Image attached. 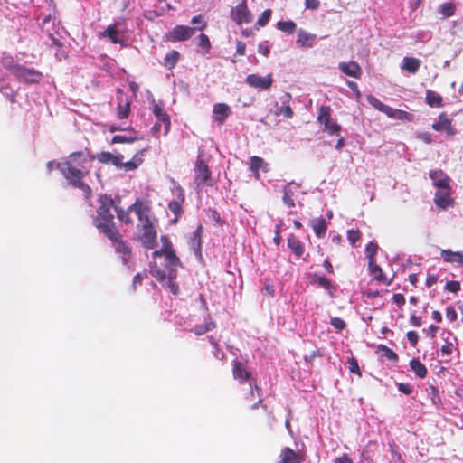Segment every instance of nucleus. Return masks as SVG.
Listing matches in <instances>:
<instances>
[{
    "mask_svg": "<svg viewBox=\"0 0 463 463\" xmlns=\"http://www.w3.org/2000/svg\"><path fill=\"white\" fill-rule=\"evenodd\" d=\"M86 159L82 152L71 153L63 163H58L57 168L61 170L68 183L83 191L86 198H90L92 193L91 188L87 184L83 178L89 174V170L84 166Z\"/></svg>",
    "mask_w": 463,
    "mask_h": 463,
    "instance_id": "obj_1",
    "label": "nucleus"
},
{
    "mask_svg": "<svg viewBox=\"0 0 463 463\" xmlns=\"http://www.w3.org/2000/svg\"><path fill=\"white\" fill-rule=\"evenodd\" d=\"M99 205L96 211V216L93 219L94 226L104 235L112 233V232L118 230L114 221V215L111 210L119 208L115 204L111 195L100 194L99 199Z\"/></svg>",
    "mask_w": 463,
    "mask_h": 463,
    "instance_id": "obj_2",
    "label": "nucleus"
},
{
    "mask_svg": "<svg viewBox=\"0 0 463 463\" xmlns=\"http://www.w3.org/2000/svg\"><path fill=\"white\" fill-rule=\"evenodd\" d=\"M131 213H135L138 222L153 213L149 203L141 198H136L135 202L126 210L123 208H116L118 219L126 225H133L134 223V221L130 216Z\"/></svg>",
    "mask_w": 463,
    "mask_h": 463,
    "instance_id": "obj_3",
    "label": "nucleus"
},
{
    "mask_svg": "<svg viewBox=\"0 0 463 463\" xmlns=\"http://www.w3.org/2000/svg\"><path fill=\"white\" fill-rule=\"evenodd\" d=\"M156 219L153 213L142 219L137 223V230L140 232L139 240L142 245L146 249H153L156 243L157 232L155 228Z\"/></svg>",
    "mask_w": 463,
    "mask_h": 463,
    "instance_id": "obj_4",
    "label": "nucleus"
},
{
    "mask_svg": "<svg viewBox=\"0 0 463 463\" xmlns=\"http://www.w3.org/2000/svg\"><path fill=\"white\" fill-rule=\"evenodd\" d=\"M5 67L17 79L27 84L38 83L43 79V73L34 68H26L23 65L14 63L11 60Z\"/></svg>",
    "mask_w": 463,
    "mask_h": 463,
    "instance_id": "obj_5",
    "label": "nucleus"
},
{
    "mask_svg": "<svg viewBox=\"0 0 463 463\" xmlns=\"http://www.w3.org/2000/svg\"><path fill=\"white\" fill-rule=\"evenodd\" d=\"M163 246L161 250L153 252V257H164L165 265L170 270V273H175L176 268L181 267L182 263L172 248V244L166 236H162Z\"/></svg>",
    "mask_w": 463,
    "mask_h": 463,
    "instance_id": "obj_6",
    "label": "nucleus"
},
{
    "mask_svg": "<svg viewBox=\"0 0 463 463\" xmlns=\"http://www.w3.org/2000/svg\"><path fill=\"white\" fill-rule=\"evenodd\" d=\"M104 236L110 241L112 247L116 253L119 255L123 264H128L131 259L132 250L128 242L123 240V236L119 230L114 231L112 233H108Z\"/></svg>",
    "mask_w": 463,
    "mask_h": 463,
    "instance_id": "obj_7",
    "label": "nucleus"
},
{
    "mask_svg": "<svg viewBox=\"0 0 463 463\" xmlns=\"http://www.w3.org/2000/svg\"><path fill=\"white\" fill-rule=\"evenodd\" d=\"M232 376L240 383H249L250 386V394H254V389L252 387V373L250 369L247 361H240L238 359L232 362Z\"/></svg>",
    "mask_w": 463,
    "mask_h": 463,
    "instance_id": "obj_8",
    "label": "nucleus"
},
{
    "mask_svg": "<svg viewBox=\"0 0 463 463\" xmlns=\"http://www.w3.org/2000/svg\"><path fill=\"white\" fill-rule=\"evenodd\" d=\"M231 17L237 24H250L253 16L247 5V0L241 2L231 10Z\"/></svg>",
    "mask_w": 463,
    "mask_h": 463,
    "instance_id": "obj_9",
    "label": "nucleus"
},
{
    "mask_svg": "<svg viewBox=\"0 0 463 463\" xmlns=\"http://www.w3.org/2000/svg\"><path fill=\"white\" fill-rule=\"evenodd\" d=\"M195 33V29L187 25H175L171 31H169L167 38L169 41L175 42H184L189 40Z\"/></svg>",
    "mask_w": 463,
    "mask_h": 463,
    "instance_id": "obj_10",
    "label": "nucleus"
},
{
    "mask_svg": "<svg viewBox=\"0 0 463 463\" xmlns=\"http://www.w3.org/2000/svg\"><path fill=\"white\" fill-rule=\"evenodd\" d=\"M194 172V182L197 186L205 184L211 179L212 173L208 165L203 159L198 158L196 160Z\"/></svg>",
    "mask_w": 463,
    "mask_h": 463,
    "instance_id": "obj_11",
    "label": "nucleus"
},
{
    "mask_svg": "<svg viewBox=\"0 0 463 463\" xmlns=\"http://www.w3.org/2000/svg\"><path fill=\"white\" fill-rule=\"evenodd\" d=\"M245 82L252 88L269 90L273 83V79L270 74L265 77L258 74H250L246 77Z\"/></svg>",
    "mask_w": 463,
    "mask_h": 463,
    "instance_id": "obj_12",
    "label": "nucleus"
},
{
    "mask_svg": "<svg viewBox=\"0 0 463 463\" xmlns=\"http://www.w3.org/2000/svg\"><path fill=\"white\" fill-rule=\"evenodd\" d=\"M153 113L157 118V121L154 126V129L159 130L161 124L164 126L165 134L170 130L171 121L169 115L165 111L163 107L159 104H155L153 107Z\"/></svg>",
    "mask_w": 463,
    "mask_h": 463,
    "instance_id": "obj_13",
    "label": "nucleus"
},
{
    "mask_svg": "<svg viewBox=\"0 0 463 463\" xmlns=\"http://www.w3.org/2000/svg\"><path fill=\"white\" fill-rule=\"evenodd\" d=\"M435 204L442 210L454 205V199L451 197V187L448 189H438L434 194Z\"/></svg>",
    "mask_w": 463,
    "mask_h": 463,
    "instance_id": "obj_14",
    "label": "nucleus"
},
{
    "mask_svg": "<svg viewBox=\"0 0 463 463\" xmlns=\"http://www.w3.org/2000/svg\"><path fill=\"white\" fill-rule=\"evenodd\" d=\"M431 128L439 132L445 131L448 136L456 135V129L452 126L451 119L448 118L446 112L439 113L438 121L433 123Z\"/></svg>",
    "mask_w": 463,
    "mask_h": 463,
    "instance_id": "obj_15",
    "label": "nucleus"
},
{
    "mask_svg": "<svg viewBox=\"0 0 463 463\" xmlns=\"http://www.w3.org/2000/svg\"><path fill=\"white\" fill-rule=\"evenodd\" d=\"M429 177L432 180L433 185L438 189L450 188V178L443 170H430Z\"/></svg>",
    "mask_w": 463,
    "mask_h": 463,
    "instance_id": "obj_16",
    "label": "nucleus"
},
{
    "mask_svg": "<svg viewBox=\"0 0 463 463\" xmlns=\"http://www.w3.org/2000/svg\"><path fill=\"white\" fill-rule=\"evenodd\" d=\"M175 194L176 199L168 203V209L175 215V218L173 220L174 223L178 221L179 216L183 213L182 204L184 202V192L181 187H177L175 190Z\"/></svg>",
    "mask_w": 463,
    "mask_h": 463,
    "instance_id": "obj_17",
    "label": "nucleus"
},
{
    "mask_svg": "<svg viewBox=\"0 0 463 463\" xmlns=\"http://www.w3.org/2000/svg\"><path fill=\"white\" fill-rule=\"evenodd\" d=\"M339 70L345 75L360 79L362 75V69L356 61L340 62Z\"/></svg>",
    "mask_w": 463,
    "mask_h": 463,
    "instance_id": "obj_18",
    "label": "nucleus"
},
{
    "mask_svg": "<svg viewBox=\"0 0 463 463\" xmlns=\"http://www.w3.org/2000/svg\"><path fill=\"white\" fill-rule=\"evenodd\" d=\"M93 158H97L98 161L102 164L111 163L113 165L118 167V166H121L122 160L124 159V156L120 154L113 155L110 152L102 151L99 154H98L96 156H93Z\"/></svg>",
    "mask_w": 463,
    "mask_h": 463,
    "instance_id": "obj_19",
    "label": "nucleus"
},
{
    "mask_svg": "<svg viewBox=\"0 0 463 463\" xmlns=\"http://www.w3.org/2000/svg\"><path fill=\"white\" fill-rule=\"evenodd\" d=\"M279 458V463H302L303 461L300 455L288 447L281 449Z\"/></svg>",
    "mask_w": 463,
    "mask_h": 463,
    "instance_id": "obj_20",
    "label": "nucleus"
},
{
    "mask_svg": "<svg viewBox=\"0 0 463 463\" xmlns=\"http://www.w3.org/2000/svg\"><path fill=\"white\" fill-rule=\"evenodd\" d=\"M213 117L218 124L222 125L231 114L230 107L225 103H217L213 106Z\"/></svg>",
    "mask_w": 463,
    "mask_h": 463,
    "instance_id": "obj_21",
    "label": "nucleus"
},
{
    "mask_svg": "<svg viewBox=\"0 0 463 463\" xmlns=\"http://www.w3.org/2000/svg\"><path fill=\"white\" fill-rule=\"evenodd\" d=\"M368 269L369 272L373 275V279H376L377 281L383 282L387 286L392 284V279H388L385 277L381 267L378 264H376L375 260L368 262Z\"/></svg>",
    "mask_w": 463,
    "mask_h": 463,
    "instance_id": "obj_22",
    "label": "nucleus"
},
{
    "mask_svg": "<svg viewBox=\"0 0 463 463\" xmlns=\"http://www.w3.org/2000/svg\"><path fill=\"white\" fill-rule=\"evenodd\" d=\"M440 256L444 262L458 263L459 266H463V250L453 251L451 250H441Z\"/></svg>",
    "mask_w": 463,
    "mask_h": 463,
    "instance_id": "obj_23",
    "label": "nucleus"
},
{
    "mask_svg": "<svg viewBox=\"0 0 463 463\" xmlns=\"http://www.w3.org/2000/svg\"><path fill=\"white\" fill-rule=\"evenodd\" d=\"M317 35L300 29L298 33L297 44L302 48H310L314 45Z\"/></svg>",
    "mask_w": 463,
    "mask_h": 463,
    "instance_id": "obj_24",
    "label": "nucleus"
},
{
    "mask_svg": "<svg viewBox=\"0 0 463 463\" xmlns=\"http://www.w3.org/2000/svg\"><path fill=\"white\" fill-rule=\"evenodd\" d=\"M385 115L390 118L399 119L402 121L411 122L414 119V116L412 114L402 109H393L390 106L388 107Z\"/></svg>",
    "mask_w": 463,
    "mask_h": 463,
    "instance_id": "obj_25",
    "label": "nucleus"
},
{
    "mask_svg": "<svg viewBox=\"0 0 463 463\" xmlns=\"http://www.w3.org/2000/svg\"><path fill=\"white\" fill-rule=\"evenodd\" d=\"M250 169L254 173L255 176L259 178V171H269V165L260 156H253L250 160Z\"/></svg>",
    "mask_w": 463,
    "mask_h": 463,
    "instance_id": "obj_26",
    "label": "nucleus"
},
{
    "mask_svg": "<svg viewBox=\"0 0 463 463\" xmlns=\"http://www.w3.org/2000/svg\"><path fill=\"white\" fill-rule=\"evenodd\" d=\"M311 226L313 232H315L317 238H323L327 230V223L324 217L313 219L311 221Z\"/></svg>",
    "mask_w": 463,
    "mask_h": 463,
    "instance_id": "obj_27",
    "label": "nucleus"
},
{
    "mask_svg": "<svg viewBox=\"0 0 463 463\" xmlns=\"http://www.w3.org/2000/svg\"><path fill=\"white\" fill-rule=\"evenodd\" d=\"M288 247L298 258L304 254V245L294 234L288 238Z\"/></svg>",
    "mask_w": 463,
    "mask_h": 463,
    "instance_id": "obj_28",
    "label": "nucleus"
},
{
    "mask_svg": "<svg viewBox=\"0 0 463 463\" xmlns=\"http://www.w3.org/2000/svg\"><path fill=\"white\" fill-rule=\"evenodd\" d=\"M298 188V185L293 183H290L284 187L283 202L288 208L295 206L293 195Z\"/></svg>",
    "mask_w": 463,
    "mask_h": 463,
    "instance_id": "obj_29",
    "label": "nucleus"
},
{
    "mask_svg": "<svg viewBox=\"0 0 463 463\" xmlns=\"http://www.w3.org/2000/svg\"><path fill=\"white\" fill-rule=\"evenodd\" d=\"M203 226L198 225L190 237V245L195 253H201Z\"/></svg>",
    "mask_w": 463,
    "mask_h": 463,
    "instance_id": "obj_30",
    "label": "nucleus"
},
{
    "mask_svg": "<svg viewBox=\"0 0 463 463\" xmlns=\"http://www.w3.org/2000/svg\"><path fill=\"white\" fill-rule=\"evenodd\" d=\"M425 101L431 108H440L443 106L441 95L431 90L426 91Z\"/></svg>",
    "mask_w": 463,
    "mask_h": 463,
    "instance_id": "obj_31",
    "label": "nucleus"
},
{
    "mask_svg": "<svg viewBox=\"0 0 463 463\" xmlns=\"http://www.w3.org/2000/svg\"><path fill=\"white\" fill-rule=\"evenodd\" d=\"M420 66V61L414 57H405L402 61V69L414 74Z\"/></svg>",
    "mask_w": 463,
    "mask_h": 463,
    "instance_id": "obj_32",
    "label": "nucleus"
},
{
    "mask_svg": "<svg viewBox=\"0 0 463 463\" xmlns=\"http://www.w3.org/2000/svg\"><path fill=\"white\" fill-rule=\"evenodd\" d=\"M410 367L415 375L420 379L425 378L428 373L426 366L418 358H413L410 361Z\"/></svg>",
    "mask_w": 463,
    "mask_h": 463,
    "instance_id": "obj_33",
    "label": "nucleus"
},
{
    "mask_svg": "<svg viewBox=\"0 0 463 463\" xmlns=\"http://www.w3.org/2000/svg\"><path fill=\"white\" fill-rule=\"evenodd\" d=\"M331 113L332 109L329 106H321L317 118V122L322 126L329 123L332 119Z\"/></svg>",
    "mask_w": 463,
    "mask_h": 463,
    "instance_id": "obj_34",
    "label": "nucleus"
},
{
    "mask_svg": "<svg viewBox=\"0 0 463 463\" xmlns=\"http://www.w3.org/2000/svg\"><path fill=\"white\" fill-rule=\"evenodd\" d=\"M179 58L180 53L177 51L173 50L165 55L164 59V65L167 69L171 70L175 67Z\"/></svg>",
    "mask_w": 463,
    "mask_h": 463,
    "instance_id": "obj_35",
    "label": "nucleus"
},
{
    "mask_svg": "<svg viewBox=\"0 0 463 463\" xmlns=\"http://www.w3.org/2000/svg\"><path fill=\"white\" fill-rule=\"evenodd\" d=\"M216 325L213 320H209L202 325H196L191 331L194 333L196 335H202L213 328H215Z\"/></svg>",
    "mask_w": 463,
    "mask_h": 463,
    "instance_id": "obj_36",
    "label": "nucleus"
},
{
    "mask_svg": "<svg viewBox=\"0 0 463 463\" xmlns=\"http://www.w3.org/2000/svg\"><path fill=\"white\" fill-rule=\"evenodd\" d=\"M103 35L108 36L112 43H120L122 42L118 37V31L115 24L109 25L103 33Z\"/></svg>",
    "mask_w": 463,
    "mask_h": 463,
    "instance_id": "obj_37",
    "label": "nucleus"
},
{
    "mask_svg": "<svg viewBox=\"0 0 463 463\" xmlns=\"http://www.w3.org/2000/svg\"><path fill=\"white\" fill-rule=\"evenodd\" d=\"M130 113V102L126 101L123 103L122 101L118 102L117 106V116L120 119H125L128 118Z\"/></svg>",
    "mask_w": 463,
    "mask_h": 463,
    "instance_id": "obj_38",
    "label": "nucleus"
},
{
    "mask_svg": "<svg viewBox=\"0 0 463 463\" xmlns=\"http://www.w3.org/2000/svg\"><path fill=\"white\" fill-rule=\"evenodd\" d=\"M315 282L320 287L324 288L330 295H333L335 288L333 287L331 280L325 276H316Z\"/></svg>",
    "mask_w": 463,
    "mask_h": 463,
    "instance_id": "obj_39",
    "label": "nucleus"
},
{
    "mask_svg": "<svg viewBox=\"0 0 463 463\" xmlns=\"http://www.w3.org/2000/svg\"><path fill=\"white\" fill-rule=\"evenodd\" d=\"M277 26L280 31L288 34H292L296 31L297 24L293 21H279Z\"/></svg>",
    "mask_w": 463,
    "mask_h": 463,
    "instance_id": "obj_40",
    "label": "nucleus"
},
{
    "mask_svg": "<svg viewBox=\"0 0 463 463\" xmlns=\"http://www.w3.org/2000/svg\"><path fill=\"white\" fill-rule=\"evenodd\" d=\"M439 12L444 17H450L455 14L456 5L452 2H447L440 5Z\"/></svg>",
    "mask_w": 463,
    "mask_h": 463,
    "instance_id": "obj_41",
    "label": "nucleus"
},
{
    "mask_svg": "<svg viewBox=\"0 0 463 463\" xmlns=\"http://www.w3.org/2000/svg\"><path fill=\"white\" fill-rule=\"evenodd\" d=\"M191 24H194L192 29H195L196 31H203L207 26V22L203 18L202 14L195 15L192 18Z\"/></svg>",
    "mask_w": 463,
    "mask_h": 463,
    "instance_id": "obj_42",
    "label": "nucleus"
},
{
    "mask_svg": "<svg viewBox=\"0 0 463 463\" xmlns=\"http://www.w3.org/2000/svg\"><path fill=\"white\" fill-rule=\"evenodd\" d=\"M324 130L326 131L329 135L338 136L342 130V127L335 121L330 120L329 123L323 125Z\"/></svg>",
    "mask_w": 463,
    "mask_h": 463,
    "instance_id": "obj_43",
    "label": "nucleus"
},
{
    "mask_svg": "<svg viewBox=\"0 0 463 463\" xmlns=\"http://www.w3.org/2000/svg\"><path fill=\"white\" fill-rule=\"evenodd\" d=\"M367 100L377 110H379V111H381V112H383L384 114L386 113L387 109H388L389 106L384 104V103H383L376 97L370 95V96L367 97Z\"/></svg>",
    "mask_w": 463,
    "mask_h": 463,
    "instance_id": "obj_44",
    "label": "nucleus"
},
{
    "mask_svg": "<svg viewBox=\"0 0 463 463\" xmlns=\"http://www.w3.org/2000/svg\"><path fill=\"white\" fill-rule=\"evenodd\" d=\"M377 251H378L377 243L371 241L366 245L365 255L368 259V262L375 260V256L377 254Z\"/></svg>",
    "mask_w": 463,
    "mask_h": 463,
    "instance_id": "obj_45",
    "label": "nucleus"
},
{
    "mask_svg": "<svg viewBox=\"0 0 463 463\" xmlns=\"http://www.w3.org/2000/svg\"><path fill=\"white\" fill-rule=\"evenodd\" d=\"M276 116H284L286 118H291L293 117V110L289 105H283L280 107H277L274 111Z\"/></svg>",
    "mask_w": 463,
    "mask_h": 463,
    "instance_id": "obj_46",
    "label": "nucleus"
},
{
    "mask_svg": "<svg viewBox=\"0 0 463 463\" xmlns=\"http://www.w3.org/2000/svg\"><path fill=\"white\" fill-rule=\"evenodd\" d=\"M271 13L272 12L270 9H267L264 12H262L257 20L255 28L259 29V27L265 26L268 24L269 20L270 19Z\"/></svg>",
    "mask_w": 463,
    "mask_h": 463,
    "instance_id": "obj_47",
    "label": "nucleus"
},
{
    "mask_svg": "<svg viewBox=\"0 0 463 463\" xmlns=\"http://www.w3.org/2000/svg\"><path fill=\"white\" fill-rule=\"evenodd\" d=\"M379 349L382 351L383 356H385L388 360L393 362L398 361V354L391 348L387 347L386 345H379Z\"/></svg>",
    "mask_w": 463,
    "mask_h": 463,
    "instance_id": "obj_48",
    "label": "nucleus"
},
{
    "mask_svg": "<svg viewBox=\"0 0 463 463\" xmlns=\"http://www.w3.org/2000/svg\"><path fill=\"white\" fill-rule=\"evenodd\" d=\"M209 340H210V343L211 345H213V347L214 348V353H213V355L216 359L218 360H224L225 358V354L224 352L220 348L219 345L217 344V342L214 340V338L213 336H210L209 337Z\"/></svg>",
    "mask_w": 463,
    "mask_h": 463,
    "instance_id": "obj_49",
    "label": "nucleus"
},
{
    "mask_svg": "<svg viewBox=\"0 0 463 463\" xmlns=\"http://www.w3.org/2000/svg\"><path fill=\"white\" fill-rule=\"evenodd\" d=\"M175 273H169L167 282V287L174 295H177L179 293L178 284L175 281Z\"/></svg>",
    "mask_w": 463,
    "mask_h": 463,
    "instance_id": "obj_50",
    "label": "nucleus"
},
{
    "mask_svg": "<svg viewBox=\"0 0 463 463\" xmlns=\"http://www.w3.org/2000/svg\"><path fill=\"white\" fill-rule=\"evenodd\" d=\"M198 46L205 50L206 52H209L211 48V42L209 37L205 33H201L198 36Z\"/></svg>",
    "mask_w": 463,
    "mask_h": 463,
    "instance_id": "obj_51",
    "label": "nucleus"
},
{
    "mask_svg": "<svg viewBox=\"0 0 463 463\" xmlns=\"http://www.w3.org/2000/svg\"><path fill=\"white\" fill-rule=\"evenodd\" d=\"M347 239L352 245H354L361 239V232L358 229L347 231Z\"/></svg>",
    "mask_w": 463,
    "mask_h": 463,
    "instance_id": "obj_52",
    "label": "nucleus"
},
{
    "mask_svg": "<svg viewBox=\"0 0 463 463\" xmlns=\"http://www.w3.org/2000/svg\"><path fill=\"white\" fill-rule=\"evenodd\" d=\"M348 368L351 373H355L358 376L362 375V373L360 371L359 364H358L356 358L350 357L348 359Z\"/></svg>",
    "mask_w": 463,
    "mask_h": 463,
    "instance_id": "obj_53",
    "label": "nucleus"
},
{
    "mask_svg": "<svg viewBox=\"0 0 463 463\" xmlns=\"http://www.w3.org/2000/svg\"><path fill=\"white\" fill-rule=\"evenodd\" d=\"M137 140V137H127L126 136L116 135L112 137V144H122V143H131Z\"/></svg>",
    "mask_w": 463,
    "mask_h": 463,
    "instance_id": "obj_54",
    "label": "nucleus"
},
{
    "mask_svg": "<svg viewBox=\"0 0 463 463\" xmlns=\"http://www.w3.org/2000/svg\"><path fill=\"white\" fill-rule=\"evenodd\" d=\"M445 289L449 292L457 293L460 290V283L456 280L448 281L445 285Z\"/></svg>",
    "mask_w": 463,
    "mask_h": 463,
    "instance_id": "obj_55",
    "label": "nucleus"
},
{
    "mask_svg": "<svg viewBox=\"0 0 463 463\" xmlns=\"http://www.w3.org/2000/svg\"><path fill=\"white\" fill-rule=\"evenodd\" d=\"M453 342L445 340V344L441 346L440 352L445 355H450L453 352Z\"/></svg>",
    "mask_w": 463,
    "mask_h": 463,
    "instance_id": "obj_56",
    "label": "nucleus"
},
{
    "mask_svg": "<svg viewBox=\"0 0 463 463\" xmlns=\"http://www.w3.org/2000/svg\"><path fill=\"white\" fill-rule=\"evenodd\" d=\"M330 324L339 331L343 330L346 326L345 322L340 317L331 318Z\"/></svg>",
    "mask_w": 463,
    "mask_h": 463,
    "instance_id": "obj_57",
    "label": "nucleus"
},
{
    "mask_svg": "<svg viewBox=\"0 0 463 463\" xmlns=\"http://www.w3.org/2000/svg\"><path fill=\"white\" fill-rule=\"evenodd\" d=\"M398 390L407 395L413 392V387L410 383H400L397 384Z\"/></svg>",
    "mask_w": 463,
    "mask_h": 463,
    "instance_id": "obj_58",
    "label": "nucleus"
},
{
    "mask_svg": "<svg viewBox=\"0 0 463 463\" xmlns=\"http://www.w3.org/2000/svg\"><path fill=\"white\" fill-rule=\"evenodd\" d=\"M406 336H407L408 341L410 342L411 345L412 347H415L417 345V344H418V341H419V336H418L417 332H415V331H409L406 334Z\"/></svg>",
    "mask_w": 463,
    "mask_h": 463,
    "instance_id": "obj_59",
    "label": "nucleus"
},
{
    "mask_svg": "<svg viewBox=\"0 0 463 463\" xmlns=\"http://www.w3.org/2000/svg\"><path fill=\"white\" fill-rule=\"evenodd\" d=\"M446 317L450 322L457 320L458 314L453 307L449 306L446 307Z\"/></svg>",
    "mask_w": 463,
    "mask_h": 463,
    "instance_id": "obj_60",
    "label": "nucleus"
},
{
    "mask_svg": "<svg viewBox=\"0 0 463 463\" xmlns=\"http://www.w3.org/2000/svg\"><path fill=\"white\" fill-rule=\"evenodd\" d=\"M320 6L319 0H305V7L309 10H317Z\"/></svg>",
    "mask_w": 463,
    "mask_h": 463,
    "instance_id": "obj_61",
    "label": "nucleus"
},
{
    "mask_svg": "<svg viewBox=\"0 0 463 463\" xmlns=\"http://www.w3.org/2000/svg\"><path fill=\"white\" fill-rule=\"evenodd\" d=\"M417 138L423 141L425 144H430L432 141L431 135L429 132L418 133Z\"/></svg>",
    "mask_w": 463,
    "mask_h": 463,
    "instance_id": "obj_62",
    "label": "nucleus"
},
{
    "mask_svg": "<svg viewBox=\"0 0 463 463\" xmlns=\"http://www.w3.org/2000/svg\"><path fill=\"white\" fill-rule=\"evenodd\" d=\"M144 151H145L144 149L140 150L138 153L134 155V156L131 159L132 163L137 165V168L143 163L142 156H143Z\"/></svg>",
    "mask_w": 463,
    "mask_h": 463,
    "instance_id": "obj_63",
    "label": "nucleus"
},
{
    "mask_svg": "<svg viewBox=\"0 0 463 463\" xmlns=\"http://www.w3.org/2000/svg\"><path fill=\"white\" fill-rule=\"evenodd\" d=\"M335 463H353V461L347 454H344L336 458Z\"/></svg>",
    "mask_w": 463,
    "mask_h": 463,
    "instance_id": "obj_64",
    "label": "nucleus"
}]
</instances>
